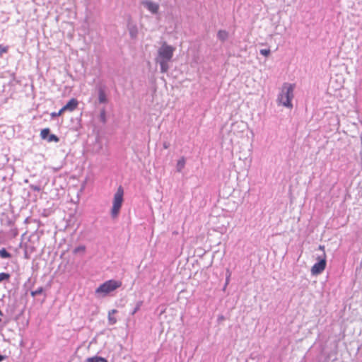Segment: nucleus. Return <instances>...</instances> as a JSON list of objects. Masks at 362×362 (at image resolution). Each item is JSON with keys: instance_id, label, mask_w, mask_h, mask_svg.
<instances>
[{"instance_id": "nucleus-15", "label": "nucleus", "mask_w": 362, "mask_h": 362, "mask_svg": "<svg viewBox=\"0 0 362 362\" xmlns=\"http://www.w3.org/2000/svg\"><path fill=\"white\" fill-rule=\"evenodd\" d=\"M10 279V274L8 273H0V283L3 281H8Z\"/></svg>"}, {"instance_id": "nucleus-9", "label": "nucleus", "mask_w": 362, "mask_h": 362, "mask_svg": "<svg viewBox=\"0 0 362 362\" xmlns=\"http://www.w3.org/2000/svg\"><path fill=\"white\" fill-rule=\"evenodd\" d=\"M185 165V158L184 157L180 158L177 163V170L181 172Z\"/></svg>"}, {"instance_id": "nucleus-3", "label": "nucleus", "mask_w": 362, "mask_h": 362, "mask_svg": "<svg viewBox=\"0 0 362 362\" xmlns=\"http://www.w3.org/2000/svg\"><path fill=\"white\" fill-rule=\"evenodd\" d=\"M121 286L122 282L120 281L108 280L96 288L95 294L98 297H105Z\"/></svg>"}, {"instance_id": "nucleus-14", "label": "nucleus", "mask_w": 362, "mask_h": 362, "mask_svg": "<svg viewBox=\"0 0 362 362\" xmlns=\"http://www.w3.org/2000/svg\"><path fill=\"white\" fill-rule=\"evenodd\" d=\"M0 257L2 258H10L11 254L8 252L5 248L0 250Z\"/></svg>"}, {"instance_id": "nucleus-17", "label": "nucleus", "mask_w": 362, "mask_h": 362, "mask_svg": "<svg viewBox=\"0 0 362 362\" xmlns=\"http://www.w3.org/2000/svg\"><path fill=\"white\" fill-rule=\"evenodd\" d=\"M47 141L49 142H52V141H54V142H58L59 141V138L54 135V134H49L48 138L47 139Z\"/></svg>"}, {"instance_id": "nucleus-12", "label": "nucleus", "mask_w": 362, "mask_h": 362, "mask_svg": "<svg viewBox=\"0 0 362 362\" xmlns=\"http://www.w3.org/2000/svg\"><path fill=\"white\" fill-rule=\"evenodd\" d=\"M228 37V33L226 30H219L218 32V37L222 40H226Z\"/></svg>"}, {"instance_id": "nucleus-19", "label": "nucleus", "mask_w": 362, "mask_h": 362, "mask_svg": "<svg viewBox=\"0 0 362 362\" xmlns=\"http://www.w3.org/2000/svg\"><path fill=\"white\" fill-rule=\"evenodd\" d=\"M64 112V110H62V108H61L57 112H52L51 116L52 117H56L61 116Z\"/></svg>"}, {"instance_id": "nucleus-16", "label": "nucleus", "mask_w": 362, "mask_h": 362, "mask_svg": "<svg viewBox=\"0 0 362 362\" xmlns=\"http://www.w3.org/2000/svg\"><path fill=\"white\" fill-rule=\"evenodd\" d=\"M85 251H86V247L84 245H80L74 250V254H78L80 252L83 253V252H85Z\"/></svg>"}, {"instance_id": "nucleus-6", "label": "nucleus", "mask_w": 362, "mask_h": 362, "mask_svg": "<svg viewBox=\"0 0 362 362\" xmlns=\"http://www.w3.org/2000/svg\"><path fill=\"white\" fill-rule=\"evenodd\" d=\"M78 102L76 98H71L69 101L63 107L62 110L64 112L69 111L72 112L76 110L78 107Z\"/></svg>"}, {"instance_id": "nucleus-22", "label": "nucleus", "mask_w": 362, "mask_h": 362, "mask_svg": "<svg viewBox=\"0 0 362 362\" xmlns=\"http://www.w3.org/2000/svg\"><path fill=\"white\" fill-rule=\"evenodd\" d=\"M318 249H319L320 250H322V253L325 252V246H324V245H319Z\"/></svg>"}, {"instance_id": "nucleus-4", "label": "nucleus", "mask_w": 362, "mask_h": 362, "mask_svg": "<svg viewBox=\"0 0 362 362\" xmlns=\"http://www.w3.org/2000/svg\"><path fill=\"white\" fill-rule=\"evenodd\" d=\"M124 189L122 186H119L115 194H114L112 200V206L111 209V216L113 218H116L120 211L123 202H124Z\"/></svg>"}, {"instance_id": "nucleus-5", "label": "nucleus", "mask_w": 362, "mask_h": 362, "mask_svg": "<svg viewBox=\"0 0 362 362\" xmlns=\"http://www.w3.org/2000/svg\"><path fill=\"white\" fill-rule=\"evenodd\" d=\"M317 262L311 267V274L313 275H318L321 274L326 268L327 255L326 252L322 253L317 257Z\"/></svg>"}, {"instance_id": "nucleus-10", "label": "nucleus", "mask_w": 362, "mask_h": 362, "mask_svg": "<svg viewBox=\"0 0 362 362\" xmlns=\"http://www.w3.org/2000/svg\"><path fill=\"white\" fill-rule=\"evenodd\" d=\"M86 362H107V360L100 356H93L91 358H88L86 360Z\"/></svg>"}, {"instance_id": "nucleus-8", "label": "nucleus", "mask_w": 362, "mask_h": 362, "mask_svg": "<svg viewBox=\"0 0 362 362\" xmlns=\"http://www.w3.org/2000/svg\"><path fill=\"white\" fill-rule=\"evenodd\" d=\"M117 310L113 309L108 313V322L110 325H115L117 322V318L113 316L114 314L117 313Z\"/></svg>"}, {"instance_id": "nucleus-13", "label": "nucleus", "mask_w": 362, "mask_h": 362, "mask_svg": "<svg viewBox=\"0 0 362 362\" xmlns=\"http://www.w3.org/2000/svg\"><path fill=\"white\" fill-rule=\"evenodd\" d=\"M50 130L49 128H45L40 132V137L42 139H47L49 135Z\"/></svg>"}, {"instance_id": "nucleus-7", "label": "nucleus", "mask_w": 362, "mask_h": 362, "mask_svg": "<svg viewBox=\"0 0 362 362\" xmlns=\"http://www.w3.org/2000/svg\"><path fill=\"white\" fill-rule=\"evenodd\" d=\"M143 4L152 13H157L158 12L159 5L158 4L151 1H146L143 2Z\"/></svg>"}, {"instance_id": "nucleus-1", "label": "nucleus", "mask_w": 362, "mask_h": 362, "mask_svg": "<svg viewBox=\"0 0 362 362\" xmlns=\"http://www.w3.org/2000/svg\"><path fill=\"white\" fill-rule=\"evenodd\" d=\"M175 49L173 46L168 45L166 42H163L158 49L156 61L159 63L162 73H166L168 71V62L171 61Z\"/></svg>"}, {"instance_id": "nucleus-21", "label": "nucleus", "mask_w": 362, "mask_h": 362, "mask_svg": "<svg viewBox=\"0 0 362 362\" xmlns=\"http://www.w3.org/2000/svg\"><path fill=\"white\" fill-rule=\"evenodd\" d=\"M260 53L265 56V57H267L269 54H270V49H262L260 50Z\"/></svg>"}, {"instance_id": "nucleus-2", "label": "nucleus", "mask_w": 362, "mask_h": 362, "mask_svg": "<svg viewBox=\"0 0 362 362\" xmlns=\"http://www.w3.org/2000/svg\"><path fill=\"white\" fill-rule=\"evenodd\" d=\"M295 88V85L284 83L282 86L281 92L278 96V102L279 104H281L283 106L292 108L293 105L291 103L292 99L293 98V91Z\"/></svg>"}, {"instance_id": "nucleus-23", "label": "nucleus", "mask_w": 362, "mask_h": 362, "mask_svg": "<svg viewBox=\"0 0 362 362\" xmlns=\"http://www.w3.org/2000/svg\"><path fill=\"white\" fill-rule=\"evenodd\" d=\"M3 360H4V357L1 355H0V361H2Z\"/></svg>"}, {"instance_id": "nucleus-18", "label": "nucleus", "mask_w": 362, "mask_h": 362, "mask_svg": "<svg viewBox=\"0 0 362 362\" xmlns=\"http://www.w3.org/2000/svg\"><path fill=\"white\" fill-rule=\"evenodd\" d=\"M42 292H43V288L40 287L37 290L32 291L31 295H32V296L34 297L35 296L41 294Z\"/></svg>"}, {"instance_id": "nucleus-11", "label": "nucleus", "mask_w": 362, "mask_h": 362, "mask_svg": "<svg viewBox=\"0 0 362 362\" xmlns=\"http://www.w3.org/2000/svg\"><path fill=\"white\" fill-rule=\"evenodd\" d=\"M98 100L100 103H105L107 102V98L104 90H99Z\"/></svg>"}, {"instance_id": "nucleus-20", "label": "nucleus", "mask_w": 362, "mask_h": 362, "mask_svg": "<svg viewBox=\"0 0 362 362\" xmlns=\"http://www.w3.org/2000/svg\"><path fill=\"white\" fill-rule=\"evenodd\" d=\"M8 52V47H4L0 45V57L2 56L4 53H6Z\"/></svg>"}]
</instances>
